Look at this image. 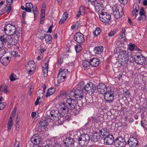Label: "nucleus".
Returning <instances> with one entry per match:
<instances>
[{
	"mask_svg": "<svg viewBox=\"0 0 147 147\" xmlns=\"http://www.w3.org/2000/svg\"><path fill=\"white\" fill-rule=\"evenodd\" d=\"M4 31L6 34L9 36H14V38L13 39L14 42H11L12 45L15 44L17 43V40L20 36V33L18 31H17L15 26H13L10 24H7L4 28Z\"/></svg>",
	"mask_w": 147,
	"mask_h": 147,
	"instance_id": "f257e3e1",
	"label": "nucleus"
},
{
	"mask_svg": "<svg viewBox=\"0 0 147 147\" xmlns=\"http://www.w3.org/2000/svg\"><path fill=\"white\" fill-rule=\"evenodd\" d=\"M82 88L86 94L88 93L89 94H92L96 90V87L93 83L90 82L84 86H82Z\"/></svg>",
	"mask_w": 147,
	"mask_h": 147,
	"instance_id": "f03ea898",
	"label": "nucleus"
},
{
	"mask_svg": "<svg viewBox=\"0 0 147 147\" xmlns=\"http://www.w3.org/2000/svg\"><path fill=\"white\" fill-rule=\"evenodd\" d=\"M90 140L89 136L87 134H81L78 138L79 144L81 146H86Z\"/></svg>",
	"mask_w": 147,
	"mask_h": 147,
	"instance_id": "7ed1b4c3",
	"label": "nucleus"
},
{
	"mask_svg": "<svg viewBox=\"0 0 147 147\" xmlns=\"http://www.w3.org/2000/svg\"><path fill=\"white\" fill-rule=\"evenodd\" d=\"M115 92L110 90L106 92L105 93L104 97L105 99L109 103L113 102L115 96Z\"/></svg>",
	"mask_w": 147,
	"mask_h": 147,
	"instance_id": "20e7f679",
	"label": "nucleus"
},
{
	"mask_svg": "<svg viewBox=\"0 0 147 147\" xmlns=\"http://www.w3.org/2000/svg\"><path fill=\"white\" fill-rule=\"evenodd\" d=\"M66 103L68 105H66L69 110H72L74 109H77V105L78 104L77 101L73 98H67Z\"/></svg>",
	"mask_w": 147,
	"mask_h": 147,
	"instance_id": "39448f33",
	"label": "nucleus"
},
{
	"mask_svg": "<svg viewBox=\"0 0 147 147\" xmlns=\"http://www.w3.org/2000/svg\"><path fill=\"white\" fill-rule=\"evenodd\" d=\"M126 144L125 139L121 137H119L114 141V145L116 147H123Z\"/></svg>",
	"mask_w": 147,
	"mask_h": 147,
	"instance_id": "423d86ee",
	"label": "nucleus"
},
{
	"mask_svg": "<svg viewBox=\"0 0 147 147\" xmlns=\"http://www.w3.org/2000/svg\"><path fill=\"white\" fill-rule=\"evenodd\" d=\"M100 20L104 23H108L111 19L110 16L106 12H101L99 15Z\"/></svg>",
	"mask_w": 147,
	"mask_h": 147,
	"instance_id": "0eeeda50",
	"label": "nucleus"
},
{
	"mask_svg": "<svg viewBox=\"0 0 147 147\" xmlns=\"http://www.w3.org/2000/svg\"><path fill=\"white\" fill-rule=\"evenodd\" d=\"M35 68V63L33 61H29L26 66V70L28 72V74L30 75L32 74V72L34 71Z\"/></svg>",
	"mask_w": 147,
	"mask_h": 147,
	"instance_id": "6e6552de",
	"label": "nucleus"
},
{
	"mask_svg": "<svg viewBox=\"0 0 147 147\" xmlns=\"http://www.w3.org/2000/svg\"><path fill=\"white\" fill-rule=\"evenodd\" d=\"M74 39L77 43L79 44L82 43L85 41L84 35L79 32L76 33L74 36Z\"/></svg>",
	"mask_w": 147,
	"mask_h": 147,
	"instance_id": "1a4fd4ad",
	"label": "nucleus"
},
{
	"mask_svg": "<svg viewBox=\"0 0 147 147\" xmlns=\"http://www.w3.org/2000/svg\"><path fill=\"white\" fill-rule=\"evenodd\" d=\"M82 86L80 88L76 89L75 91V98L78 100H80L82 99L84 97L83 90H82Z\"/></svg>",
	"mask_w": 147,
	"mask_h": 147,
	"instance_id": "9d476101",
	"label": "nucleus"
},
{
	"mask_svg": "<svg viewBox=\"0 0 147 147\" xmlns=\"http://www.w3.org/2000/svg\"><path fill=\"white\" fill-rule=\"evenodd\" d=\"M64 146L66 147H73L74 145L75 142L74 138L69 137L63 141Z\"/></svg>",
	"mask_w": 147,
	"mask_h": 147,
	"instance_id": "9b49d317",
	"label": "nucleus"
},
{
	"mask_svg": "<svg viewBox=\"0 0 147 147\" xmlns=\"http://www.w3.org/2000/svg\"><path fill=\"white\" fill-rule=\"evenodd\" d=\"M120 59L121 60L119 61V62H120V63L122 65H124V64H129V63L130 64L134 61V57L131 56H128L127 57H125V58H123L122 59Z\"/></svg>",
	"mask_w": 147,
	"mask_h": 147,
	"instance_id": "f8f14e48",
	"label": "nucleus"
},
{
	"mask_svg": "<svg viewBox=\"0 0 147 147\" xmlns=\"http://www.w3.org/2000/svg\"><path fill=\"white\" fill-rule=\"evenodd\" d=\"M134 59L136 63L138 64L142 65L146 61L145 58L141 54L140 55H135V57H134Z\"/></svg>",
	"mask_w": 147,
	"mask_h": 147,
	"instance_id": "ddd939ff",
	"label": "nucleus"
},
{
	"mask_svg": "<svg viewBox=\"0 0 147 147\" xmlns=\"http://www.w3.org/2000/svg\"><path fill=\"white\" fill-rule=\"evenodd\" d=\"M51 115L52 119L55 121H58L60 118V114L58 111L54 110L52 111L51 112L49 111Z\"/></svg>",
	"mask_w": 147,
	"mask_h": 147,
	"instance_id": "4468645a",
	"label": "nucleus"
},
{
	"mask_svg": "<svg viewBox=\"0 0 147 147\" xmlns=\"http://www.w3.org/2000/svg\"><path fill=\"white\" fill-rule=\"evenodd\" d=\"M97 90L100 93L105 94L107 91V88L106 85L103 83H100L97 86Z\"/></svg>",
	"mask_w": 147,
	"mask_h": 147,
	"instance_id": "2eb2a0df",
	"label": "nucleus"
},
{
	"mask_svg": "<svg viewBox=\"0 0 147 147\" xmlns=\"http://www.w3.org/2000/svg\"><path fill=\"white\" fill-rule=\"evenodd\" d=\"M104 143L107 145L112 144L114 141V138L112 135L108 134L104 139Z\"/></svg>",
	"mask_w": 147,
	"mask_h": 147,
	"instance_id": "dca6fc26",
	"label": "nucleus"
},
{
	"mask_svg": "<svg viewBox=\"0 0 147 147\" xmlns=\"http://www.w3.org/2000/svg\"><path fill=\"white\" fill-rule=\"evenodd\" d=\"M113 14L114 17L117 19L120 18L122 16L123 13L121 11L120 12L119 9L116 6H114L113 7Z\"/></svg>",
	"mask_w": 147,
	"mask_h": 147,
	"instance_id": "f3484780",
	"label": "nucleus"
},
{
	"mask_svg": "<svg viewBox=\"0 0 147 147\" xmlns=\"http://www.w3.org/2000/svg\"><path fill=\"white\" fill-rule=\"evenodd\" d=\"M41 138L37 134L34 135L31 139V141L34 144H39L41 141Z\"/></svg>",
	"mask_w": 147,
	"mask_h": 147,
	"instance_id": "a211bd4d",
	"label": "nucleus"
},
{
	"mask_svg": "<svg viewBox=\"0 0 147 147\" xmlns=\"http://www.w3.org/2000/svg\"><path fill=\"white\" fill-rule=\"evenodd\" d=\"M128 143L130 147H134L138 144V140L136 138L131 137L129 139Z\"/></svg>",
	"mask_w": 147,
	"mask_h": 147,
	"instance_id": "6ab92c4d",
	"label": "nucleus"
},
{
	"mask_svg": "<svg viewBox=\"0 0 147 147\" xmlns=\"http://www.w3.org/2000/svg\"><path fill=\"white\" fill-rule=\"evenodd\" d=\"M49 61H46V62L42 65V68L43 72V76L44 77H46L48 75V67Z\"/></svg>",
	"mask_w": 147,
	"mask_h": 147,
	"instance_id": "aec40b11",
	"label": "nucleus"
},
{
	"mask_svg": "<svg viewBox=\"0 0 147 147\" xmlns=\"http://www.w3.org/2000/svg\"><path fill=\"white\" fill-rule=\"evenodd\" d=\"M62 104L63 106H61L60 108V111L61 112L62 114H63L64 115L67 114L68 113L69 109L65 103H63Z\"/></svg>",
	"mask_w": 147,
	"mask_h": 147,
	"instance_id": "412c9836",
	"label": "nucleus"
},
{
	"mask_svg": "<svg viewBox=\"0 0 147 147\" xmlns=\"http://www.w3.org/2000/svg\"><path fill=\"white\" fill-rule=\"evenodd\" d=\"M99 60L96 58H94L90 61V65L93 67H96L100 63Z\"/></svg>",
	"mask_w": 147,
	"mask_h": 147,
	"instance_id": "4be33fe9",
	"label": "nucleus"
},
{
	"mask_svg": "<svg viewBox=\"0 0 147 147\" xmlns=\"http://www.w3.org/2000/svg\"><path fill=\"white\" fill-rule=\"evenodd\" d=\"M9 58L8 57H1L0 59V62L3 65H7L9 63Z\"/></svg>",
	"mask_w": 147,
	"mask_h": 147,
	"instance_id": "5701e85b",
	"label": "nucleus"
},
{
	"mask_svg": "<svg viewBox=\"0 0 147 147\" xmlns=\"http://www.w3.org/2000/svg\"><path fill=\"white\" fill-rule=\"evenodd\" d=\"M128 56L127 53L126 51H121L118 56L119 61L120 60V59H122L123 58H125V57H127Z\"/></svg>",
	"mask_w": 147,
	"mask_h": 147,
	"instance_id": "b1692460",
	"label": "nucleus"
},
{
	"mask_svg": "<svg viewBox=\"0 0 147 147\" xmlns=\"http://www.w3.org/2000/svg\"><path fill=\"white\" fill-rule=\"evenodd\" d=\"M100 136L98 135L97 134H94L92 136L91 140L92 142L95 143L100 141Z\"/></svg>",
	"mask_w": 147,
	"mask_h": 147,
	"instance_id": "393cba45",
	"label": "nucleus"
},
{
	"mask_svg": "<svg viewBox=\"0 0 147 147\" xmlns=\"http://www.w3.org/2000/svg\"><path fill=\"white\" fill-rule=\"evenodd\" d=\"M94 51L97 54H100L103 51V47L102 46H98L95 47Z\"/></svg>",
	"mask_w": 147,
	"mask_h": 147,
	"instance_id": "a878e982",
	"label": "nucleus"
},
{
	"mask_svg": "<svg viewBox=\"0 0 147 147\" xmlns=\"http://www.w3.org/2000/svg\"><path fill=\"white\" fill-rule=\"evenodd\" d=\"M44 38L45 39V41L47 44H51L52 41V37L50 34L45 35Z\"/></svg>",
	"mask_w": 147,
	"mask_h": 147,
	"instance_id": "bb28decb",
	"label": "nucleus"
},
{
	"mask_svg": "<svg viewBox=\"0 0 147 147\" xmlns=\"http://www.w3.org/2000/svg\"><path fill=\"white\" fill-rule=\"evenodd\" d=\"M26 9L25 11L27 12H31L32 11L31 9L33 8V5L30 3H27L26 4Z\"/></svg>",
	"mask_w": 147,
	"mask_h": 147,
	"instance_id": "cd10ccee",
	"label": "nucleus"
},
{
	"mask_svg": "<svg viewBox=\"0 0 147 147\" xmlns=\"http://www.w3.org/2000/svg\"><path fill=\"white\" fill-rule=\"evenodd\" d=\"M59 74H60L61 75L65 78H66V76L68 74V71L67 69H64L61 70V69L59 70Z\"/></svg>",
	"mask_w": 147,
	"mask_h": 147,
	"instance_id": "c85d7f7f",
	"label": "nucleus"
},
{
	"mask_svg": "<svg viewBox=\"0 0 147 147\" xmlns=\"http://www.w3.org/2000/svg\"><path fill=\"white\" fill-rule=\"evenodd\" d=\"M82 66L83 67H85L86 69H90V62L87 60H84L82 61Z\"/></svg>",
	"mask_w": 147,
	"mask_h": 147,
	"instance_id": "c756f323",
	"label": "nucleus"
},
{
	"mask_svg": "<svg viewBox=\"0 0 147 147\" xmlns=\"http://www.w3.org/2000/svg\"><path fill=\"white\" fill-rule=\"evenodd\" d=\"M7 37L6 35H2L0 36V40L2 44L4 45L6 43L7 41Z\"/></svg>",
	"mask_w": 147,
	"mask_h": 147,
	"instance_id": "7c9ffc66",
	"label": "nucleus"
},
{
	"mask_svg": "<svg viewBox=\"0 0 147 147\" xmlns=\"http://www.w3.org/2000/svg\"><path fill=\"white\" fill-rule=\"evenodd\" d=\"M55 89L54 88H50L48 90L47 92L46 95V97L52 95L55 92Z\"/></svg>",
	"mask_w": 147,
	"mask_h": 147,
	"instance_id": "2f4dec72",
	"label": "nucleus"
},
{
	"mask_svg": "<svg viewBox=\"0 0 147 147\" xmlns=\"http://www.w3.org/2000/svg\"><path fill=\"white\" fill-rule=\"evenodd\" d=\"M57 78V81L58 83H60L61 82H63L65 78L64 77H63V76L61 75L60 74H58Z\"/></svg>",
	"mask_w": 147,
	"mask_h": 147,
	"instance_id": "473e14b6",
	"label": "nucleus"
},
{
	"mask_svg": "<svg viewBox=\"0 0 147 147\" xmlns=\"http://www.w3.org/2000/svg\"><path fill=\"white\" fill-rule=\"evenodd\" d=\"M13 123L12 119H9L7 123L8 131H10V129L13 126Z\"/></svg>",
	"mask_w": 147,
	"mask_h": 147,
	"instance_id": "72a5a7b5",
	"label": "nucleus"
},
{
	"mask_svg": "<svg viewBox=\"0 0 147 147\" xmlns=\"http://www.w3.org/2000/svg\"><path fill=\"white\" fill-rule=\"evenodd\" d=\"M47 122H46L44 119H42L39 122V124L41 127H46L47 126Z\"/></svg>",
	"mask_w": 147,
	"mask_h": 147,
	"instance_id": "f704fd0d",
	"label": "nucleus"
},
{
	"mask_svg": "<svg viewBox=\"0 0 147 147\" xmlns=\"http://www.w3.org/2000/svg\"><path fill=\"white\" fill-rule=\"evenodd\" d=\"M137 10H133L132 12V15L133 16H134L135 18L138 14V11L139 9V7H137Z\"/></svg>",
	"mask_w": 147,
	"mask_h": 147,
	"instance_id": "c9c22d12",
	"label": "nucleus"
},
{
	"mask_svg": "<svg viewBox=\"0 0 147 147\" xmlns=\"http://www.w3.org/2000/svg\"><path fill=\"white\" fill-rule=\"evenodd\" d=\"M68 94L65 91H61L60 92V97L62 98H67Z\"/></svg>",
	"mask_w": 147,
	"mask_h": 147,
	"instance_id": "e433bc0d",
	"label": "nucleus"
},
{
	"mask_svg": "<svg viewBox=\"0 0 147 147\" xmlns=\"http://www.w3.org/2000/svg\"><path fill=\"white\" fill-rule=\"evenodd\" d=\"M139 13L141 16H142V15H144V20H145L146 18V16L145 15H144V8L143 7H142L140 10Z\"/></svg>",
	"mask_w": 147,
	"mask_h": 147,
	"instance_id": "4c0bfd02",
	"label": "nucleus"
},
{
	"mask_svg": "<svg viewBox=\"0 0 147 147\" xmlns=\"http://www.w3.org/2000/svg\"><path fill=\"white\" fill-rule=\"evenodd\" d=\"M75 91H71L69 94V96L70 97L69 98L72 99L74 97L75 98Z\"/></svg>",
	"mask_w": 147,
	"mask_h": 147,
	"instance_id": "58836bf2",
	"label": "nucleus"
},
{
	"mask_svg": "<svg viewBox=\"0 0 147 147\" xmlns=\"http://www.w3.org/2000/svg\"><path fill=\"white\" fill-rule=\"evenodd\" d=\"M52 118H51L49 115H47L45 116L44 120L45 121H46V122H47L48 123L49 122H50L51 120H52Z\"/></svg>",
	"mask_w": 147,
	"mask_h": 147,
	"instance_id": "ea45409f",
	"label": "nucleus"
},
{
	"mask_svg": "<svg viewBox=\"0 0 147 147\" xmlns=\"http://www.w3.org/2000/svg\"><path fill=\"white\" fill-rule=\"evenodd\" d=\"M75 49L77 52L79 53L82 49V47L81 46L80 44L75 46Z\"/></svg>",
	"mask_w": 147,
	"mask_h": 147,
	"instance_id": "a19ab883",
	"label": "nucleus"
},
{
	"mask_svg": "<svg viewBox=\"0 0 147 147\" xmlns=\"http://www.w3.org/2000/svg\"><path fill=\"white\" fill-rule=\"evenodd\" d=\"M100 133V136H101L100 135H102V136H106L107 135L109 134H108V132L107 131H105L104 130V129H103L102 130H100L99 131Z\"/></svg>",
	"mask_w": 147,
	"mask_h": 147,
	"instance_id": "79ce46f5",
	"label": "nucleus"
},
{
	"mask_svg": "<svg viewBox=\"0 0 147 147\" xmlns=\"http://www.w3.org/2000/svg\"><path fill=\"white\" fill-rule=\"evenodd\" d=\"M101 32L99 28H97L96 30L94 32V34L95 36H98Z\"/></svg>",
	"mask_w": 147,
	"mask_h": 147,
	"instance_id": "37998d69",
	"label": "nucleus"
},
{
	"mask_svg": "<svg viewBox=\"0 0 147 147\" xmlns=\"http://www.w3.org/2000/svg\"><path fill=\"white\" fill-rule=\"evenodd\" d=\"M51 147H61V145L58 143H56L55 142H53L51 144Z\"/></svg>",
	"mask_w": 147,
	"mask_h": 147,
	"instance_id": "c03bdc74",
	"label": "nucleus"
},
{
	"mask_svg": "<svg viewBox=\"0 0 147 147\" xmlns=\"http://www.w3.org/2000/svg\"><path fill=\"white\" fill-rule=\"evenodd\" d=\"M129 49L131 51H132L134 49H136L135 48V45L134 44H132V43H129Z\"/></svg>",
	"mask_w": 147,
	"mask_h": 147,
	"instance_id": "a18cd8bd",
	"label": "nucleus"
},
{
	"mask_svg": "<svg viewBox=\"0 0 147 147\" xmlns=\"http://www.w3.org/2000/svg\"><path fill=\"white\" fill-rule=\"evenodd\" d=\"M79 11L82 14V15L85 14V8L84 6H81L80 8Z\"/></svg>",
	"mask_w": 147,
	"mask_h": 147,
	"instance_id": "49530a36",
	"label": "nucleus"
},
{
	"mask_svg": "<svg viewBox=\"0 0 147 147\" xmlns=\"http://www.w3.org/2000/svg\"><path fill=\"white\" fill-rule=\"evenodd\" d=\"M32 11L34 14V18H35L36 15L38 13V11L37 10V7L36 6H34V7H33Z\"/></svg>",
	"mask_w": 147,
	"mask_h": 147,
	"instance_id": "de8ad7c7",
	"label": "nucleus"
},
{
	"mask_svg": "<svg viewBox=\"0 0 147 147\" xmlns=\"http://www.w3.org/2000/svg\"><path fill=\"white\" fill-rule=\"evenodd\" d=\"M16 75L12 74L10 76V79L11 81L15 80L16 79Z\"/></svg>",
	"mask_w": 147,
	"mask_h": 147,
	"instance_id": "09e8293b",
	"label": "nucleus"
},
{
	"mask_svg": "<svg viewBox=\"0 0 147 147\" xmlns=\"http://www.w3.org/2000/svg\"><path fill=\"white\" fill-rule=\"evenodd\" d=\"M86 101L88 103H92L93 102L92 98L91 97H87L86 98Z\"/></svg>",
	"mask_w": 147,
	"mask_h": 147,
	"instance_id": "8fccbe9b",
	"label": "nucleus"
},
{
	"mask_svg": "<svg viewBox=\"0 0 147 147\" xmlns=\"http://www.w3.org/2000/svg\"><path fill=\"white\" fill-rule=\"evenodd\" d=\"M6 105V104L5 102L0 103V109H3L5 108Z\"/></svg>",
	"mask_w": 147,
	"mask_h": 147,
	"instance_id": "3c124183",
	"label": "nucleus"
},
{
	"mask_svg": "<svg viewBox=\"0 0 147 147\" xmlns=\"http://www.w3.org/2000/svg\"><path fill=\"white\" fill-rule=\"evenodd\" d=\"M63 62V58L62 57H60L59 59L58 60V66H59V65L60 66L61 65L62 63Z\"/></svg>",
	"mask_w": 147,
	"mask_h": 147,
	"instance_id": "603ef678",
	"label": "nucleus"
},
{
	"mask_svg": "<svg viewBox=\"0 0 147 147\" xmlns=\"http://www.w3.org/2000/svg\"><path fill=\"white\" fill-rule=\"evenodd\" d=\"M68 15V14L67 12H64L62 16V18H63L64 19L66 20V19Z\"/></svg>",
	"mask_w": 147,
	"mask_h": 147,
	"instance_id": "864d4df0",
	"label": "nucleus"
},
{
	"mask_svg": "<svg viewBox=\"0 0 147 147\" xmlns=\"http://www.w3.org/2000/svg\"><path fill=\"white\" fill-rule=\"evenodd\" d=\"M95 5H96L95 4ZM100 6V4L98 3L97 4H96V5H95V9H96V11H98L100 10V9H99V6Z\"/></svg>",
	"mask_w": 147,
	"mask_h": 147,
	"instance_id": "5fc2aeb1",
	"label": "nucleus"
},
{
	"mask_svg": "<svg viewBox=\"0 0 147 147\" xmlns=\"http://www.w3.org/2000/svg\"><path fill=\"white\" fill-rule=\"evenodd\" d=\"M7 89L8 87L7 86H5L3 88V92H4L5 93H9V92L8 90Z\"/></svg>",
	"mask_w": 147,
	"mask_h": 147,
	"instance_id": "6e6d98bb",
	"label": "nucleus"
},
{
	"mask_svg": "<svg viewBox=\"0 0 147 147\" xmlns=\"http://www.w3.org/2000/svg\"><path fill=\"white\" fill-rule=\"evenodd\" d=\"M5 51L4 49L0 48V56L3 55L5 53Z\"/></svg>",
	"mask_w": 147,
	"mask_h": 147,
	"instance_id": "4d7b16f0",
	"label": "nucleus"
},
{
	"mask_svg": "<svg viewBox=\"0 0 147 147\" xmlns=\"http://www.w3.org/2000/svg\"><path fill=\"white\" fill-rule=\"evenodd\" d=\"M120 3L123 5L127 4L128 0H119Z\"/></svg>",
	"mask_w": 147,
	"mask_h": 147,
	"instance_id": "13d9d810",
	"label": "nucleus"
},
{
	"mask_svg": "<svg viewBox=\"0 0 147 147\" xmlns=\"http://www.w3.org/2000/svg\"><path fill=\"white\" fill-rule=\"evenodd\" d=\"M45 11L43 10L42 9V12L40 14V18H45Z\"/></svg>",
	"mask_w": 147,
	"mask_h": 147,
	"instance_id": "bf43d9fd",
	"label": "nucleus"
},
{
	"mask_svg": "<svg viewBox=\"0 0 147 147\" xmlns=\"http://www.w3.org/2000/svg\"><path fill=\"white\" fill-rule=\"evenodd\" d=\"M7 5H10L13 3V0H6Z\"/></svg>",
	"mask_w": 147,
	"mask_h": 147,
	"instance_id": "052dcab7",
	"label": "nucleus"
},
{
	"mask_svg": "<svg viewBox=\"0 0 147 147\" xmlns=\"http://www.w3.org/2000/svg\"><path fill=\"white\" fill-rule=\"evenodd\" d=\"M40 98V96L38 97L37 99L36 100V102H35V105H37L39 102V100Z\"/></svg>",
	"mask_w": 147,
	"mask_h": 147,
	"instance_id": "680f3d73",
	"label": "nucleus"
},
{
	"mask_svg": "<svg viewBox=\"0 0 147 147\" xmlns=\"http://www.w3.org/2000/svg\"><path fill=\"white\" fill-rule=\"evenodd\" d=\"M20 143L18 141H16L14 144V147H19V146Z\"/></svg>",
	"mask_w": 147,
	"mask_h": 147,
	"instance_id": "e2e57ef3",
	"label": "nucleus"
},
{
	"mask_svg": "<svg viewBox=\"0 0 147 147\" xmlns=\"http://www.w3.org/2000/svg\"><path fill=\"white\" fill-rule=\"evenodd\" d=\"M115 34V32L113 31H111L109 33V36L110 37H111L114 35Z\"/></svg>",
	"mask_w": 147,
	"mask_h": 147,
	"instance_id": "0e129e2a",
	"label": "nucleus"
},
{
	"mask_svg": "<svg viewBox=\"0 0 147 147\" xmlns=\"http://www.w3.org/2000/svg\"><path fill=\"white\" fill-rule=\"evenodd\" d=\"M139 7L138 5L137 4H134L133 7V10H137V7Z\"/></svg>",
	"mask_w": 147,
	"mask_h": 147,
	"instance_id": "69168bd1",
	"label": "nucleus"
},
{
	"mask_svg": "<svg viewBox=\"0 0 147 147\" xmlns=\"http://www.w3.org/2000/svg\"><path fill=\"white\" fill-rule=\"evenodd\" d=\"M64 19L61 18L59 22V23L60 24H63L64 22L66 21Z\"/></svg>",
	"mask_w": 147,
	"mask_h": 147,
	"instance_id": "338daca9",
	"label": "nucleus"
},
{
	"mask_svg": "<svg viewBox=\"0 0 147 147\" xmlns=\"http://www.w3.org/2000/svg\"><path fill=\"white\" fill-rule=\"evenodd\" d=\"M33 89L32 88H30L29 91V93H28V94L30 96L32 94V92L33 91Z\"/></svg>",
	"mask_w": 147,
	"mask_h": 147,
	"instance_id": "774afa93",
	"label": "nucleus"
}]
</instances>
